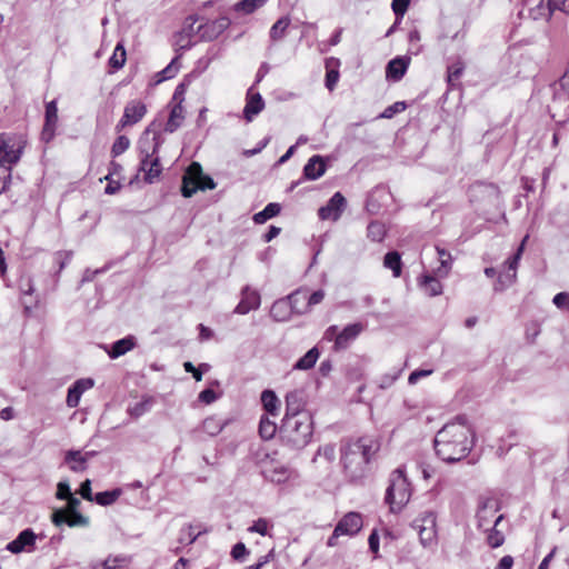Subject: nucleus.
Returning <instances> with one entry per match:
<instances>
[{"label": "nucleus", "mask_w": 569, "mask_h": 569, "mask_svg": "<svg viewBox=\"0 0 569 569\" xmlns=\"http://www.w3.org/2000/svg\"><path fill=\"white\" fill-rule=\"evenodd\" d=\"M433 446L437 456L447 463H456L468 457L475 446V432L467 417L457 416L436 435Z\"/></svg>", "instance_id": "1"}, {"label": "nucleus", "mask_w": 569, "mask_h": 569, "mask_svg": "<svg viewBox=\"0 0 569 569\" xmlns=\"http://www.w3.org/2000/svg\"><path fill=\"white\" fill-rule=\"evenodd\" d=\"M380 447L379 439L370 435L350 438L342 442L341 463L350 481L357 482L367 476L369 465L378 455Z\"/></svg>", "instance_id": "2"}, {"label": "nucleus", "mask_w": 569, "mask_h": 569, "mask_svg": "<svg viewBox=\"0 0 569 569\" xmlns=\"http://www.w3.org/2000/svg\"><path fill=\"white\" fill-rule=\"evenodd\" d=\"M313 432L310 415L283 417L279 427V437L284 446L292 449H302L311 440Z\"/></svg>", "instance_id": "3"}, {"label": "nucleus", "mask_w": 569, "mask_h": 569, "mask_svg": "<svg viewBox=\"0 0 569 569\" xmlns=\"http://www.w3.org/2000/svg\"><path fill=\"white\" fill-rule=\"evenodd\" d=\"M411 485L406 476L405 467H398L389 477L385 502L391 512H399L410 500Z\"/></svg>", "instance_id": "4"}, {"label": "nucleus", "mask_w": 569, "mask_h": 569, "mask_svg": "<svg viewBox=\"0 0 569 569\" xmlns=\"http://www.w3.org/2000/svg\"><path fill=\"white\" fill-rule=\"evenodd\" d=\"M216 188L214 180L203 174L200 163L192 162L182 177L181 193L184 198L192 197L198 190H212Z\"/></svg>", "instance_id": "5"}, {"label": "nucleus", "mask_w": 569, "mask_h": 569, "mask_svg": "<svg viewBox=\"0 0 569 569\" xmlns=\"http://www.w3.org/2000/svg\"><path fill=\"white\" fill-rule=\"evenodd\" d=\"M159 128L160 124L152 121L141 133L138 140L140 159L151 158L159 154V149L164 141Z\"/></svg>", "instance_id": "6"}, {"label": "nucleus", "mask_w": 569, "mask_h": 569, "mask_svg": "<svg viewBox=\"0 0 569 569\" xmlns=\"http://www.w3.org/2000/svg\"><path fill=\"white\" fill-rule=\"evenodd\" d=\"M436 513L426 511L413 521V528L418 531L420 542L423 547H430L437 541Z\"/></svg>", "instance_id": "7"}, {"label": "nucleus", "mask_w": 569, "mask_h": 569, "mask_svg": "<svg viewBox=\"0 0 569 569\" xmlns=\"http://www.w3.org/2000/svg\"><path fill=\"white\" fill-rule=\"evenodd\" d=\"M147 114V106L141 100H130L126 103L123 114L116 126V131L120 132L127 127L134 126Z\"/></svg>", "instance_id": "8"}, {"label": "nucleus", "mask_w": 569, "mask_h": 569, "mask_svg": "<svg viewBox=\"0 0 569 569\" xmlns=\"http://www.w3.org/2000/svg\"><path fill=\"white\" fill-rule=\"evenodd\" d=\"M528 239V236L523 238L519 247L517 248L516 252L506 261L507 271L503 273H500L498 277V283L501 286L500 289L505 287L511 286L516 279H517V268L519 264V261L521 259V256L523 253L525 243Z\"/></svg>", "instance_id": "9"}, {"label": "nucleus", "mask_w": 569, "mask_h": 569, "mask_svg": "<svg viewBox=\"0 0 569 569\" xmlns=\"http://www.w3.org/2000/svg\"><path fill=\"white\" fill-rule=\"evenodd\" d=\"M499 509L498 500L493 498L481 499L476 513L478 529L489 530V525Z\"/></svg>", "instance_id": "10"}, {"label": "nucleus", "mask_w": 569, "mask_h": 569, "mask_svg": "<svg viewBox=\"0 0 569 569\" xmlns=\"http://www.w3.org/2000/svg\"><path fill=\"white\" fill-rule=\"evenodd\" d=\"M346 206V198L341 192L338 191L333 193L326 206L319 208L318 216L321 220L337 221L340 219Z\"/></svg>", "instance_id": "11"}, {"label": "nucleus", "mask_w": 569, "mask_h": 569, "mask_svg": "<svg viewBox=\"0 0 569 569\" xmlns=\"http://www.w3.org/2000/svg\"><path fill=\"white\" fill-rule=\"evenodd\" d=\"M231 21L228 17H220L216 20H207L197 26V32L202 40H213L218 38L229 26Z\"/></svg>", "instance_id": "12"}, {"label": "nucleus", "mask_w": 569, "mask_h": 569, "mask_svg": "<svg viewBox=\"0 0 569 569\" xmlns=\"http://www.w3.org/2000/svg\"><path fill=\"white\" fill-rule=\"evenodd\" d=\"M58 124V107L57 101L51 100L46 103L44 111V123L41 131V140L49 143L56 136V129Z\"/></svg>", "instance_id": "13"}, {"label": "nucleus", "mask_w": 569, "mask_h": 569, "mask_svg": "<svg viewBox=\"0 0 569 569\" xmlns=\"http://www.w3.org/2000/svg\"><path fill=\"white\" fill-rule=\"evenodd\" d=\"M261 303L260 293L252 289L250 286H244L241 289L240 301L236 306L233 312L238 315H247L252 310L259 309Z\"/></svg>", "instance_id": "14"}, {"label": "nucleus", "mask_w": 569, "mask_h": 569, "mask_svg": "<svg viewBox=\"0 0 569 569\" xmlns=\"http://www.w3.org/2000/svg\"><path fill=\"white\" fill-rule=\"evenodd\" d=\"M37 535L32 529L27 528L22 530L16 539L10 541L6 549L11 553H20L23 551L31 552L36 547Z\"/></svg>", "instance_id": "15"}, {"label": "nucleus", "mask_w": 569, "mask_h": 569, "mask_svg": "<svg viewBox=\"0 0 569 569\" xmlns=\"http://www.w3.org/2000/svg\"><path fill=\"white\" fill-rule=\"evenodd\" d=\"M11 138L6 133L0 134V166L11 167L19 162L22 148H14V144H10Z\"/></svg>", "instance_id": "16"}, {"label": "nucleus", "mask_w": 569, "mask_h": 569, "mask_svg": "<svg viewBox=\"0 0 569 569\" xmlns=\"http://www.w3.org/2000/svg\"><path fill=\"white\" fill-rule=\"evenodd\" d=\"M363 326L359 322L346 326L336 337L333 350L340 351L347 349L352 341L362 332Z\"/></svg>", "instance_id": "17"}, {"label": "nucleus", "mask_w": 569, "mask_h": 569, "mask_svg": "<svg viewBox=\"0 0 569 569\" xmlns=\"http://www.w3.org/2000/svg\"><path fill=\"white\" fill-rule=\"evenodd\" d=\"M51 520L58 527L63 523L68 525L69 527L89 526V518L78 511L68 512L66 510H56L51 516Z\"/></svg>", "instance_id": "18"}, {"label": "nucleus", "mask_w": 569, "mask_h": 569, "mask_svg": "<svg viewBox=\"0 0 569 569\" xmlns=\"http://www.w3.org/2000/svg\"><path fill=\"white\" fill-rule=\"evenodd\" d=\"M264 108V101L261 94L254 91L251 86L247 91L246 106L243 108V117L247 121H252L253 117L259 114Z\"/></svg>", "instance_id": "19"}, {"label": "nucleus", "mask_w": 569, "mask_h": 569, "mask_svg": "<svg viewBox=\"0 0 569 569\" xmlns=\"http://www.w3.org/2000/svg\"><path fill=\"white\" fill-rule=\"evenodd\" d=\"M362 517L358 512H348L341 520L336 525L337 533H343L348 536L357 535L362 528Z\"/></svg>", "instance_id": "20"}, {"label": "nucleus", "mask_w": 569, "mask_h": 569, "mask_svg": "<svg viewBox=\"0 0 569 569\" xmlns=\"http://www.w3.org/2000/svg\"><path fill=\"white\" fill-rule=\"evenodd\" d=\"M305 399L301 390H292L286 395V413L284 417H296L308 415L305 411Z\"/></svg>", "instance_id": "21"}, {"label": "nucleus", "mask_w": 569, "mask_h": 569, "mask_svg": "<svg viewBox=\"0 0 569 569\" xmlns=\"http://www.w3.org/2000/svg\"><path fill=\"white\" fill-rule=\"evenodd\" d=\"M410 57H396L391 59L386 68V77L392 81H400L407 72Z\"/></svg>", "instance_id": "22"}, {"label": "nucleus", "mask_w": 569, "mask_h": 569, "mask_svg": "<svg viewBox=\"0 0 569 569\" xmlns=\"http://www.w3.org/2000/svg\"><path fill=\"white\" fill-rule=\"evenodd\" d=\"M140 170L144 172L143 179L147 183H153L159 179L162 172L159 154L151 158L140 159Z\"/></svg>", "instance_id": "23"}, {"label": "nucleus", "mask_w": 569, "mask_h": 569, "mask_svg": "<svg viewBox=\"0 0 569 569\" xmlns=\"http://www.w3.org/2000/svg\"><path fill=\"white\" fill-rule=\"evenodd\" d=\"M326 163L320 154L312 156L303 167L302 179L317 180L326 172Z\"/></svg>", "instance_id": "24"}, {"label": "nucleus", "mask_w": 569, "mask_h": 569, "mask_svg": "<svg viewBox=\"0 0 569 569\" xmlns=\"http://www.w3.org/2000/svg\"><path fill=\"white\" fill-rule=\"evenodd\" d=\"M264 479L273 483H284L291 476V469L283 465H271L262 470Z\"/></svg>", "instance_id": "25"}, {"label": "nucleus", "mask_w": 569, "mask_h": 569, "mask_svg": "<svg viewBox=\"0 0 569 569\" xmlns=\"http://www.w3.org/2000/svg\"><path fill=\"white\" fill-rule=\"evenodd\" d=\"M94 453V451H90L86 452V455H81L79 450H69L64 456V461L69 463L73 472L84 471L87 469L88 457H92Z\"/></svg>", "instance_id": "26"}, {"label": "nucleus", "mask_w": 569, "mask_h": 569, "mask_svg": "<svg viewBox=\"0 0 569 569\" xmlns=\"http://www.w3.org/2000/svg\"><path fill=\"white\" fill-rule=\"evenodd\" d=\"M136 346V339L132 336L124 337L112 343L108 355L111 359H117L128 351L132 350Z\"/></svg>", "instance_id": "27"}, {"label": "nucleus", "mask_w": 569, "mask_h": 569, "mask_svg": "<svg viewBox=\"0 0 569 569\" xmlns=\"http://www.w3.org/2000/svg\"><path fill=\"white\" fill-rule=\"evenodd\" d=\"M228 420H222L220 418H218L217 416H210V417H207L201 426H200V430L204 433H207L208 436L210 437H214L217 435H219L223 429L224 427L228 425Z\"/></svg>", "instance_id": "28"}, {"label": "nucleus", "mask_w": 569, "mask_h": 569, "mask_svg": "<svg viewBox=\"0 0 569 569\" xmlns=\"http://www.w3.org/2000/svg\"><path fill=\"white\" fill-rule=\"evenodd\" d=\"M292 313L290 301H286V299L274 301L270 309V316L276 321H287Z\"/></svg>", "instance_id": "29"}, {"label": "nucleus", "mask_w": 569, "mask_h": 569, "mask_svg": "<svg viewBox=\"0 0 569 569\" xmlns=\"http://www.w3.org/2000/svg\"><path fill=\"white\" fill-rule=\"evenodd\" d=\"M286 301H290V309L293 313L303 315L307 313V292L302 290H296L287 298Z\"/></svg>", "instance_id": "30"}, {"label": "nucleus", "mask_w": 569, "mask_h": 569, "mask_svg": "<svg viewBox=\"0 0 569 569\" xmlns=\"http://www.w3.org/2000/svg\"><path fill=\"white\" fill-rule=\"evenodd\" d=\"M419 286L429 297H436L442 293L441 282L431 274H423L419 280Z\"/></svg>", "instance_id": "31"}, {"label": "nucleus", "mask_w": 569, "mask_h": 569, "mask_svg": "<svg viewBox=\"0 0 569 569\" xmlns=\"http://www.w3.org/2000/svg\"><path fill=\"white\" fill-rule=\"evenodd\" d=\"M438 259H439V267L435 269V274L439 278H445L449 274L451 270V263H452V257L450 252H448L446 249L440 248L439 246L436 247Z\"/></svg>", "instance_id": "32"}, {"label": "nucleus", "mask_w": 569, "mask_h": 569, "mask_svg": "<svg viewBox=\"0 0 569 569\" xmlns=\"http://www.w3.org/2000/svg\"><path fill=\"white\" fill-rule=\"evenodd\" d=\"M131 561V557L124 555L109 556L102 561H94L90 565L91 569H116L123 563Z\"/></svg>", "instance_id": "33"}, {"label": "nucleus", "mask_w": 569, "mask_h": 569, "mask_svg": "<svg viewBox=\"0 0 569 569\" xmlns=\"http://www.w3.org/2000/svg\"><path fill=\"white\" fill-rule=\"evenodd\" d=\"M184 119L183 107L180 103H174L171 107L169 119L164 126L166 132H174L181 124Z\"/></svg>", "instance_id": "34"}, {"label": "nucleus", "mask_w": 569, "mask_h": 569, "mask_svg": "<svg viewBox=\"0 0 569 569\" xmlns=\"http://www.w3.org/2000/svg\"><path fill=\"white\" fill-rule=\"evenodd\" d=\"M261 402L266 412L272 417H277L279 412L280 401L272 390H263L261 393Z\"/></svg>", "instance_id": "35"}, {"label": "nucleus", "mask_w": 569, "mask_h": 569, "mask_svg": "<svg viewBox=\"0 0 569 569\" xmlns=\"http://www.w3.org/2000/svg\"><path fill=\"white\" fill-rule=\"evenodd\" d=\"M503 519V515L498 516L493 520L492 527H489V530H485L487 535V542L491 548H499L505 542V536L503 533L497 529L498 525Z\"/></svg>", "instance_id": "36"}, {"label": "nucleus", "mask_w": 569, "mask_h": 569, "mask_svg": "<svg viewBox=\"0 0 569 569\" xmlns=\"http://www.w3.org/2000/svg\"><path fill=\"white\" fill-rule=\"evenodd\" d=\"M331 66H335V67H339L340 66V60L337 59V58H328L326 60V69H327V72H326V87L328 88V90L332 91L339 80V71L338 69H333L331 68Z\"/></svg>", "instance_id": "37"}, {"label": "nucleus", "mask_w": 569, "mask_h": 569, "mask_svg": "<svg viewBox=\"0 0 569 569\" xmlns=\"http://www.w3.org/2000/svg\"><path fill=\"white\" fill-rule=\"evenodd\" d=\"M383 267L392 271V276L398 278L401 276L402 261L398 251H389L383 257Z\"/></svg>", "instance_id": "38"}, {"label": "nucleus", "mask_w": 569, "mask_h": 569, "mask_svg": "<svg viewBox=\"0 0 569 569\" xmlns=\"http://www.w3.org/2000/svg\"><path fill=\"white\" fill-rule=\"evenodd\" d=\"M320 352L317 347L311 348L307 353L301 357L295 365V370H309L315 367Z\"/></svg>", "instance_id": "39"}, {"label": "nucleus", "mask_w": 569, "mask_h": 569, "mask_svg": "<svg viewBox=\"0 0 569 569\" xmlns=\"http://www.w3.org/2000/svg\"><path fill=\"white\" fill-rule=\"evenodd\" d=\"M281 211V206L277 202L268 203L263 210L253 214V221L258 224L264 223L267 220L278 216Z\"/></svg>", "instance_id": "40"}, {"label": "nucleus", "mask_w": 569, "mask_h": 569, "mask_svg": "<svg viewBox=\"0 0 569 569\" xmlns=\"http://www.w3.org/2000/svg\"><path fill=\"white\" fill-rule=\"evenodd\" d=\"M126 59L127 52L123 42L120 41L117 43L112 56L109 58L108 64L112 69V71H117L124 66Z\"/></svg>", "instance_id": "41"}, {"label": "nucleus", "mask_w": 569, "mask_h": 569, "mask_svg": "<svg viewBox=\"0 0 569 569\" xmlns=\"http://www.w3.org/2000/svg\"><path fill=\"white\" fill-rule=\"evenodd\" d=\"M277 431L279 432L277 423L269 416H262L259 422L260 437L264 440H270L276 436Z\"/></svg>", "instance_id": "42"}, {"label": "nucleus", "mask_w": 569, "mask_h": 569, "mask_svg": "<svg viewBox=\"0 0 569 569\" xmlns=\"http://www.w3.org/2000/svg\"><path fill=\"white\" fill-rule=\"evenodd\" d=\"M386 234V226L380 221H371L367 227V237L371 241L381 242Z\"/></svg>", "instance_id": "43"}, {"label": "nucleus", "mask_w": 569, "mask_h": 569, "mask_svg": "<svg viewBox=\"0 0 569 569\" xmlns=\"http://www.w3.org/2000/svg\"><path fill=\"white\" fill-rule=\"evenodd\" d=\"M267 0H240L233 6L236 12H242L244 14L253 13L257 9L264 6Z\"/></svg>", "instance_id": "44"}, {"label": "nucleus", "mask_w": 569, "mask_h": 569, "mask_svg": "<svg viewBox=\"0 0 569 569\" xmlns=\"http://www.w3.org/2000/svg\"><path fill=\"white\" fill-rule=\"evenodd\" d=\"M290 26V19L282 17L277 20L270 29V39L272 41H279L284 37L286 30Z\"/></svg>", "instance_id": "45"}, {"label": "nucleus", "mask_w": 569, "mask_h": 569, "mask_svg": "<svg viewBox=\"0 0 569 569\" xmlns=\"http://www.w3.org/2000/svg\"><path fill=\"white\" fill-rule=\"evenodd\" d=\"M121 495V489L117 488L113 490H107L102 492H97L94 495V501L100 506H110L117 501V499Z\"/></svg>", "instance_id": "46"}, {"label": "nucleus", "mask_w": 569, "mask_h": 569, "mask_svg": "<svg viewBox=\"0 0 569 569\" xmlns=\"http://www.w3.org/2000/svg\"><path fill=\"white\" fill-rule=\"evenodd\" d=\"M465 71V63L461 60H457L449 64L447 68V80L450 84L458 81Z\"/></svg>", "instance_id": "47"}, {"label": "nucleus", "mask_w": 569, "mask_h": 569, "mask_svg": "<svg viewBox=\"0 0 569 569\" xmlns=\"http://www.w3.org/2000/svg\"><path fill=\"white\" fill-rule=\"evenodd\" d=\"M178 60H179L178 57L173 58L171 60V62L164 69H162L160 72L157 73V77H158L157 82H162V81L169 80L178 73V71H179Z\"/></svg>", "instance_id": "48"}, {"label": "nucleus", "mask_w": 569, "mask_h": 569, "mask_svg": "<svg viewBox=\"0 0 569 569\" xmlns=\"http://www.w3.org/2000/svg\"><path fill=\"white\" fill-rule=\"evenodd\" d=\"M130 146V140L128 137L126 136H119L112 147H111V154L113 157H118L120 154H122Z\"/></svg>", "instance_id": "49"}, {"label": "nucleus", "mask_w": 569, "mask_h": 569, "mask_svg": "<svg viewBox=\"0 0 569 569\" xmlns=\"http://www.w3.org/2000/svg\"><path fill=\"white\" fill-rule=\"evenodd\" d=\"M151 403H152L151 399H146V400L137 402L134 406L130 407L128 409V411H129L130 416L138 418L150 410Z\"/></svg>", "instance_id": "50"}, {"label": "nucleus", "mask_w": 569, "mask_h": 569, "mask_svg": "<svg viewBox=\"0 0 569 569\" xmlns=\"http://www.w3.org/2000/svg\"><path fill=\"white\" fill-rule=\"evenodd\" d=\"M407 103L405 101H397L393 104L387 107L383 112L379 116L382 119H391L395 114L405 111Z\"/></svg>", "instance_id": "51"}, {"label": "nucleus", "mask_w": 569, "mask_h": 569, "mask_svg": "<svg viewBox=\"0 0 569 569\" xmlns=\"http://www.w3.org/2000/svg\"><path fill=\"white\" fill-rule=\"evenodd\" d=\"M198 21H199V17L194 16V14L188 16L184 19L182 30L184 31V34H188V37L191 39L193 36L199 34V32H197V27H196V23Z\"/></svg>", "instance_id": "52"}, {"label": "nucleus", "mask_w": 569, "mask_h": 569, "mask_svg": "<svg viewBox=\"0 0 569 569\" xmlns=\"http://www.w3.org/2000/svg\"><path fill=\"white\" fill-rule=\"evenodd\" d=\"M420 39H421V37H420L419 30L413 29V30H411L409 32L408 40H409V43H410V49H409L410 53L418 54V53L421 52L422 47L420 44H418Z\"/></svg>", "instance_id": "53"}, {"label": "nucleus", "mask_w": 569, "mask_h": 569, "mask_svg": "<svg viewBox=\"0 0 569 569\" xmlns=\"http://www.w3.org/2000/svg\"><path fill=\"white\" fill-rule=\"evenodd\" d=\"M174 44L179 47L180 50L190 49L194 42L188 34H184V31L181 29L179 32L174 34Z\"/></svg>", "instance_id": "54"}, {"label": "nucleus", "mask_w": 569, "mask_h": 569, "mask_svg": "<svg viewBox=\"0 0 569 569\" xmlns=\"http://www.w3.org/2000/svg\"><path fill=\"white\" fill-rule=\"evenodd\" d=\"M409 4L410 0H392L391 8L398 20H401V18L405 16Z\"/></svg>", "instance_id": "55"}, {"label": "nucleus", "mask_w": 569, "mask_h": 569, "mask_svg": "<svg viewBox=\"0 0 569 569\" xmlns=\"http://www.w3.org/2000/svg\"><path fill=\"white\" fill-rule=\"evenodd\" d=\"M81 393L78 391V389L73 388L72 386L68 389V395L66 399V403L69 408H76L79 406Z\"/></svg>", "instance_id": "56"}, {"label": "nucleus", "mask_w": 569, "mask_h": 569, "mask_svg": "<svg viewBox=\"0 0 569 569\" xmlns=\"http://www.w3.org/2000/svg\"><path fill=\"white\" fill-rule=\"evenodd\" d=\"M248 555L249 550L243 542H237L231 549V557L237 561H243Z\"/></svg>", "instance_id": "57"}, {"label": "nucleus", "mask_w": 569, "mask_h": 569, "mask_svg": "<svg viewBox=\"0 0 569 569\" xmlns=\"http://www.w3.org/2000/svg\"><path fill=\"white\" fill-rule=\"evenodd\" d=\"M268 528H269L268 520L264 518H259L258 520H256L253 522V525L251 527H249L248 530L250 532H257L261 536H266V535H268Z\"/></svg>", "instance_id": "58"}, {"label": "nucleus", "mask_w": 569, "mask_h": 569, "mask_svg": "<svg viewBox=\"0 0 569 569\" xmlns=\"http://www.w3.org/2000/svg\"><path fill=\"white\" fill-rule=\"evenodd\" d=\"M71 386L78 389L81 395H83V392L94 386V380L92 378H81L76 380Z\"/></svg>", "instance_id": "59"}, {"label": "nucleus", "mask_w": 569, "mask_h": 569, "mask_svg": "<svg viewBox=\"0 0 569 569\" xmlns=\"http://www.w3.org/2000/svg\"><path fill=\"white\" fill-rule=\"evenodd\" d=\"M325 298V291L319 289L312 292L310 296H307V310L310 311L312 306L320 303Z\"/></svg>", "instance_id": "60"}, {"label": "nucleus", "mask_w": 569, "mask_h": 569, "mask_svg": "<svg viewBox=\"0 0 569 569\" xmlns=\"http://www.w3.org/2000/svg\"><path fill=\"white\" fill-rule=\"evenodd\" d=\"M198 399L206 405H210L218 399V396L214 390L207 388L199 393Z\"/></svg>", "instance_id": "61"}, {"label": "nucleus", "mask_w": 569, "mask_h": 569, "mask_svg": "<svg viewBox=\"0 0 569 569\" xmlns=\"http://www.w3.org/2000/svg\"><path fill=\"white\" fill-rule=\"evenodd\" d=\"M186 90H187V84L184 82H181L176 87V90L172 96V104L180 103V106H182V102L184 100Z\"/></svg>", "instance_id": "62"}, {"label": "nucleus", "mask_w": 569, "mask_h": 569, "mask_svg": "<svg viewBox=\"0 0 569 569\" xmlns=\"http://www.w3.org/2000/svg\"><path fill=\"white\" fill-rule=\"evenodd\" d=\"M71 489L68 482H59L57 488V498L60 500H68L71 497Z\"/></svg>", "instance_id": "63"}, {"label": "nucleus", "mask_w": 569, "mask_h": 569, "mask_svg": "<svg viewBox=\"0 0 569 569\" xmlns=\"http://www.w3.org/2000/svg\"><path fill=\"white\" fill-rule=\"evenodd\" d=\"M553 305L559 308H568L569 307V293L568 292H559L552 299Z\"/></svg>", "instance_id": "64"}]
</instances>
